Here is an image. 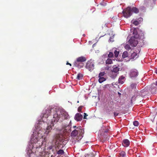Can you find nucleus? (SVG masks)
<instances>
[{
	"mask_svg": "<svg viewBox=\"0 0 157 157\" xmlns=\"http://www.w3.org/2000/svg\"><path fill=\"white\" fill-rule=\"evenodd\" d=\"M69 117V115L67 113L64 111L55 112L53 115V118L51 119V124L49 125L48 126L44 134H48L52 129V127L54 126V123L57 122L59 119L62 121L63 120L67 119Z\"/></svg>",
	"mask_w": 157,
	"mask_h": 157,
	"instance_id": "1",
	"label": "nucleus"
},
{
	"mask_svg": "<svg viewBox=\"0 0 157 157\" xmlns=\"http://www.w3.org/2000/svg\"><path fill=\"white\" fill-rule=\"evenodd\" d=\"M41 131L40 130L38 132L37 136L38 137H36L33 140V147L35 146L36 148H40L42 145L43 142L44 141L46 142V137L45 136H43L42 134L41 133Z\"/></svg>",
	"mask_w": 157,
	"mask_h": 157,
	"instance_id": "2",
	"label": "nucleus"
},
{
	"mask_svg": "<svg viewBox=\"0 0 157 157\" xmlns=\"http://www.w3.org/2000/svg\"><path fill=\"white\" fill-rule=\"evenodd\" d=\"M84 133V130L81 126H79L72 132L71 136L72 137H75L77 136L78 139L81 140L83 136Z\"/></svg>",
	"mask_w": 157,
	"mask_h": 157,
	"instance_id": "3",
	"label": "nucleus"
},
{
	"mask_svg": "<svg viewBox=\"0 0 157 157\" xmlns=\"http://www.w3.org/2000/svg\"><path fill=\"white\" fill-rule=\"evenodd\" d=\"M139 12L138 9L136 7L131 8L128 7L124 11H123V13L124 17L127 18L130 17L132 15V12L137 13Z\"/></svg>",
	"mask_w": 157,
	"mask_h": 157,
	"instance_id": "4",
	"label": "nucleus"
},
{
	"mask_svg": "<svg viewBox=\"0 0 157 157\" xmlns=\"http://www.w3.org/2000/svg\"><path fill=\"white\" fill-rule=\"evenodd\" d=\"M86 58L83 56H81L77 58L76 60L74 62V66L78 68L82 67L84 65L83 62L86 60Z\"/></svg>",
	"mask_w": 157,
	"mask_h": 157,
	"instance_id": "5",
	"label": "nucleus"
},
{
	"mask_svg": "<svg viewBox=\"0 0 157 157\" xmlns=\"http://www.w3.org/2000/svg\"><path fill=\"white\" fill-rule=\"evenodd\" d=\"M156 0H144L143 7L144 8H152L155 5Z\"/></svg>",
	"mask_w": 157,
	"mask_h": 157,
	"instance_id": "6",
	"label": "nucleus"
},
{
	"mask_svg": "<svg viewBox=\"0 0 157 157\" xmlns=\"http://www.w3.org/2000/svg\"><path fill=\"white\" fill-rule=\"evenodd\" d=\"M51 109H46L45 111L44 112L43 115L41 118L42 120L44 122H47L48 121L47 118L48 116L50 115V114L51 112Z\"/></svg>",
	"mask_w": 157,
	"mask_h": 157,
	"instance_id": "7",
	"label": "nucleus"
},
{
	"mask_svg": "<svg viewBox=\"0 0 157 157\" xmlns=\"http://www.w3.org/2000/svg\"><path fill=\"white\" fill-rule=\"evenodd\" d=\"M147 87L152 94H155L157 92V86L155 83H153L150 86H147Z\"/></svg>",
	"mask_w": 157,
	"mask_h": 157,
	"instance_id": "8",
	"label": "nucleus"
},
{
	"mask_svg": "<svg viewBox=\"0 0 157 157\" xmlns=\"http://www.w3.org/2000/svg\"><path fill=\"white\" fill-rule=\"evenodd\" d=\"M137 38L133 37H131L128 41L130 44L132 46H136L138 44V41L137 40Z\"/></svg>",
	"mask_w": 157,
	"mask_h": 157,
	"instance_id": "9",
	"label": "nucleus"
},
{
	"mask_svg": "<svg viewBox=\"0 0 157 157\" xmlns=\"http://www.w3.org/2000/svg\"><path fill=\"white\" fill-rule=\"evenodd\" d=\"M94 65L92 62L88 61L86 63V67L89 71H92L94 68Z\"/></svg>",
	"mask_w": 157,
	"mask_h": 157,
	"instance_id": "10",
	"label": "nucleus"
},
{
	"mask_svg": "<svg viewBox=\"0 0 157 157\" xmlns=\"http://www.w3.org/2000/svg\"><path fill=\"white\" fill-rule=\"evenodd\" d=\"M138 73L137 70L135 69L131 70L130 72L129 75L130 77L132 78H134L137 76Z\"/></svg>",
	"mask_w": 157,
	"mask_h": 157,
	"instance_id": "11",
	"label": "nucleus"
},
{
	"mask_svg": "<svg viewBox=\"0 0 157 157\" xmlns=\"http://www.w3.org/2000/svg\"><path fill=\"white\" fill-rule=\"evenodd\" d=\"M149 90H148L147 86L145 87L144 89L142 90L140 92V95L142 97H144L148 94Z\"/></svg>",
	"mask_w": 157,
	"mask_h": 157,
	"instance_id": "12",
	"label": "nucleus"
},
{
	"mask_svg": "<svg viewBox=\"0 0 157 157\" xmlns=\"http://www.w3.org/2000/svg\"><path fill=\"white\" fill-rule=\"evenodd\" d=\"M82 115L79 113H77L75 117V119L76 121H81L82 118Z\"/></svg>",
	"mask_w": 157,
	"mask_h": 157,
	"instance_id": "13",
	"label": "nucleus"
},
{
	"mask_svg": "<svg viewBox=\"0 0 157 157\" xmlns=\"http://www.w3.org/2000/svg\"><path fill=\"white\" fill-rule=\"evenodd\" d=\"M122 144L124 147H128L130 144V141L128 139L124 140L122 142Z\"/></svg>",
	"mask_w": 157,
	"mask_h": 157,
	"instance_id": "14",
	"label": "nucleus"
},
{
	"mask_svg": "<svg viewBox=\"0 0 157 157\" xmlns=\"http://www.w3.org/2000/svg\"><path fill=\"white\" fill-rule=\"evenodd\" d=\"M120 70V68L118 66H116V65L113 66L111 71L114 72L118 74V71Z\"/></svg>",
	"mask_w": 157,
	"mask_h": 157,
	"instance_id": "15",
	"label": "nucleus"
},
{
	"mask_svg": "<svg viewBox=\"0 0 157 157\" xmlns=\"http://www.w3.org/2000/svg\"><path fill=\"white\" fill-rule=\"evenodd\" d=\"M117 74L111 71L109 73V76L112 78L115 79L116 77Z\"/></svg>",
	"mask_w": 157,
	"mask_h": 157,
	"instance_id": "16",
	"label": "nucleus"
},
{
	"mask_svg": "<svg viewBox=\"0 0 157 157\" xmlns=\"http://www.w3.org/2000/svg\"><path fill=\"white\" fill-rule=\"evenodd\" d=\"M64 130L65 132H69V131H71V126L70 124L64 127Z\"/></svg>",
	"mask_w": 157,
	"mask_h": 157,
	"instance_id": "17",
	"label": "nucleus"
},
{
	"mask_svg": "<svg viewBox=\"0 0 157 157\" xmlns=\"http://www.w3.org/2000/svg\"><path fill=\"white\" fill-rule=\"evenodd\" d=\"M140 35H139L138 38L140 40H141L142 41V42L144 43V41H145V37L143 33H141L140 34Z\"/></svg>",
	"mask_w": 157,
	"mask_h": 157,
	"instance_id": "18",
	"label": "nucleus"
},
{
	"mask_svg": "<svg viewBox=\"0 0 157 157\" xmlns=\"http://www.w3.org/2000/svg\"><path fill=\"white\" fill-rule=\"evenodd\" d=\"M63 142L62 141H60L59 142H58L57 144H56L55 146V148L56 150L59 149L60 148V146L62 145L61 143H62Z\"/></svg>",
	"mask_w": 157,
	"mask_h": 157,
	"instance_id": "19",
	"label": "nucleus"
},
{
	"mask_svg": "<svg viewBox=\"0 0 157 157\" xmlns=\"http://www.w3.org/2000/svg\"><path fill=\"white\" fill-rule=\"evenodd\" d=\"M132 34L133 35L132 37H133L136 38H138L139 35L138 34L137 31L136 30H134Z\"/></svg>",
	"mask_w": 157,
	"mask_h": 157,
	"instance_id": "20",
	"label": "nucleus"
},
{
	"mask_svg": "<svg viewBox=\"0 0 157 157\" xmlns=\"http://www.w3.org/2000/svg\"><path fill=\"white\" fill-rule=\"evenodd\" d=\"M138 55H137V53L135 52H133L132 53L131 55V59L136 58L138 57Z\"/></svg>",
	"mask_w": 157,
	"mask_h": 157,
	"instance_id": "21",
	"label": "nucleus"
},
{
	"mask_svg": "<svg viewBox=\"0 0 157 157\" xmlns=\"http://www.w3.org/2000/svg\"><path fill=\"white\" fill-rule=\"evenodd\" d=\"M124 77L121 76L118 79L119 83H121V84H123L124 83Z\"/></svg>",
	"mask_w": 157,
	"mask_h": 157,
	"instance_id": "22",
	"label": "nucleus"
},
{
	"mask_svg": "<svg viewBox=\"0 0 157 157\" xmlns=\"http://www.w3.org/2000/svg\"><path fill=\"white\" fill-rule=\"evenodd\" d=\"M106 63L108 64H110L113 63V61L111 59L108 58L106 61Z\"/></svg>",
	"mask_w": 157,
	"mask_h": 157,
	"instance_id": "23",
	"label": "nucleus"
},
{
	"mask_svg": "<svg viewBox=\"0 0 157 157\" xmlns=\"http://www.w3.org/2000/svg\"><path fill=\"white\" fill-rule=\"evenodd\" d=\"M128 56V52L127 51H124L123 53L122 57L123 58H125Z\"/></svg>",
	"mask_w": 157,
	"mask_h": 157,
	"instance_id": "24",
	"label": "nucleus"
},
{
	"mask_svg": "<svg viewBox=\"0 0 157 157\" xmlns=\"http://www.w3.org/2000/svg\"><path fill=\"white\" fill-rule=\"evenodd\" d=\"M98 81L99 83H101L105 80V78L104 77H99Z\"/></svg>",
	"mask_w": 157,
	"mask_h": 157,
	"instance_id": "25",
	"label": "nucleus"
},
{
	"mask_svg": "<svg viewBox=\"0 0 157 157\" xmlns=\"http://www.w3.org/2000/svg\"><path fill=\"white\" fill-rule=\"evenodd\" d=\"M82 75L80 73H79L78 74L76 78L78 80H81L82 79Z\"/></svg>",
	"mask_w": 157,
	"mask_h": 157,
	"instance_id": "26",
	"label": "nucleus"
},
{
	"mask_svg": "<svg viewBox=\"0 0 157 157\" xmlns=\"http://www.w3.org/2000/svg\"><path fill=\"white\" fill-rule=\"evenodd\" d=\"M64 153V151L62 149H60L57 152V154L59 155H61Z\"/></svg>",
	"mask_w": 157,
	"mask_h": 157,
	"instance_id": "27",
	"label": "nucleus"
},
{
	"mask_svg": "<svg viewBox=\"0 0 157 157\" xmlns=\"http://www.w3.org/2000/svg\"><path fill=\"white\" fill-rule=\"evenodd\" d=\"M124 48L126 50L128 51L131 49V47L128 44H126L124 46Z\"/></svg>",
	"mask_w": 157,
	"mask_h": 157,
	"instance_id": "28",
	"label": "nucleus"
},
{
	"mask_svg": "<svg viewBox=\"0 0 157 157\" xmlns=\"http://www.w3.org/2000/svg\"><path fill=\"white\" fill-rule=\"evenodd\" d=\"M122 157H124L126 155V153L124 151H121L119 154Z\"/></svg>",
	"mask_w": 157,
	"mask_h": 157,
	"instance_id": "29",
	"label": "nucleus"
},
{
	"mask_svg": "<svg viewBox=\"0 0 157 157\" xmlns=\"http://www.w3.org/2000/svg\"><path fill=\"white\" fill-rule=\"evenodd\" d=\"M105 74V73L104 72H101L99 74L98 77H103V76Z\"/></svg>",
	"mask_w": 157,
	"mask_h": 157,
	"instance_id": "30",
	"label": "nucleus"
},
{
	"mask_svg": "<svg viewBox=\"0 0 157 157\" xmlns=\"http://www.w3.org/2000/svg\"><path fill=\"white\" fill-rule=\"evenodd\" d=\"M136 84L135 83H132L131 84V87L132 89H134L136 88Z\"/></svg>",
	"mask_w": 157,
	"mask_h": 157,
	"instance_id": "31",
	"label": "nucleus"
},
{
	"mask_svg": "<svg viewBox=\"0 0 157 157\" xmlns=\"http://www.w3.org/2000/svg\"><path fill=\"white\" fill-rule=\"evenodd\" d=\"M114 56L115 57H117L118 56L119 54V52L115 50L114 52Z\"/></svg>",
	"mask_w": 157,
	"mask_h": 157,
	"instance_id": "32",
	"label": "nucleus"
},
{
	"mask_svg": "<svg viewBox=\"0 0 157 157\" xmlns=\"http://www.w3.org/2000/svg\"><path fill=\"white\" fill-rule=\"evenodd\" d=\"M113 53L112 52H110L108 55V56L109 58L113 57Z\"/></svg>",
	"mask_w": 157,
	"mask_h": 157,
	"instance_id": "33",
	"label": "nucleus"
},
{
	"mask_svg": "<svg viewBox=\"0 0 157 157\" xmlns=\"http://www.w3.org/2000/svg\"><path fill=\"white\" fill-rule=\"evenodd\" d=\"M133 125L135 126H137L139 124V122L137 121H135L133 122Z\"/></svg>",
	"mask_w": 157,
	"mask_h": 157,
	"instance_id": "34",
	"label": "nucleus"
},
{
	"mask_svg": "<svg viewBox=\"0 0 157 157\" xmlns=\"http://www.w3.org/2000/svg\"><path fill=\"white\" fill-rule=\"evenodd\" d=\"M133 24L136 25H137L139 24V23L138 21H135L133 22Z\"/></svg>",
	"mask_w": 157,
	"mask_h": 157,
	"instance_id": "35",
	"label": "nucleus"
},
{
	"mask_svg": "<svg viewBox=\"0 0 157 157\" xmlns=\"http://www.w3.org/2000/svg\"><path fill=\"white\" fill-rule=\"evenodd\" d=\"M88 116V115L87 114L85 113H84V117H83V118L84 119H86V117L87 116Z\"/></svg>",
	"mask_w": 157,
	"mask_h": 157,
	"instance_id": "36",
	"label": "nucleus"
},
{
	"mask_svg": "<svg viewBox=\"0 0 157 157\" xmlns=\"http://www.w3.org/2000/svg\"><path fill=\"white\" fill-rule=\"evenodd\" d=\"M82 108V107L81 106H80L78 108V112H81Z\"/></svg>",
	"mask_w": 157,
	"mask_h": 157,
	"instance_id": "37",
	"label": "nucleus"
},
{
	"mask_svg": "<svg viewBox=\"0 0 157 157\" xmlns=\"http://www.w3.org/2000/svg\"><path fill=\"white\" fill-rule=\"evenodd\" d=\"M100 5L102 6H104L106 5V4L105 3L103 2L100 4Z\"/></svg>",
	"mask_w": 157,
	"mask_h": 157,
	"instance_id": "38",
	"label": "nucleus"
},
{
	"mask_svg": "<svg viewBox=\"0 0 157 157\" xmlns=\"http://www.w3.org/2000/svg\"><path fill=\"white\" fill-rule=\"evenodd\" d=\"M118 114V113H116V112H114V115L115 117H116L117 116Z\"/></svg>",
	"mask_w": 157,
	"mask_h": 157,
	"instance_id": "39",
	"label": "nucleus"
},
{
	"mask_svg": "<svg viewBox=\"0 0 157 157\" xmlns=\"http://www.w3.org/2000/svg\"><path fill=\"white\" fill-rule=\"evenodd\" d=\"M85 157H93V156H92L91 155H85Z\"/></svg>",
	"mask_w": 157,
	"mask_h": 157,
	"instance_id": "40",
	"label": "nucleus"
},
{
	"mask_svg": "<svg viewBox=\"0 0 157 157\" xmlns=\"http://www.w3.org/2000/svg\"><path fill=\"white\" fill-rule=\"evenodd\" d=\"M155 72L157 74V67L155 69Z\"/></svg>",
	"mask_w": 157,
	"mask_h": 157,
	"instance_id": "41",
	"label": "nucleus"
},
{
	"mask_svg": "<svg viewBox=\"0 0 157 157\" xmlns=\"http://www.w3.org/2000/svg\"><path fill=\"white\" fill-rule=\"evenodd\" d=\"M67 65H69L70 66H71V64L69 63L68 62H67V63H66Z\"/></svg>",
	"mask_w": 157,
	"mask_h": 157,
	"instance_id": "42",
	"label": "nucleus"
},
{
	"mask_svg": "<svg viewBox=\"0 0 157 157\" xmlns=\"http://www.w3.org/2000/svg\"><path fill=\"white\" fill-rule=\"evenodd\" d=\"M109 130L108 129H107L105 131H104V132H108Z\"/></svg>",
	"mask_w": 157,
	"mask_h": 157,
	"instance_id": "43",
	"label": "nucleus"
},
{
	"mask_svg": "<svg viewBox=\"0 0 157 157\" xmlns=\"http://www.w3.org/2000/svg\"><path fill=\"white\" fill-rule=\"evenodd\" d=\"M52 146H49V149H52Z\"/></svg>",
	"mask_w": 157,
	"mask_h": 157,
	"instance_id": "44",
	"label": "nucleus"
},
{
	"mask_svg": "<svg viewBox=\"0 0 157 157\" xmlns=\"http://www.w3.org/2000/svg\"><path fill=\"white\" fill-rule=\"evenodd\" d=\"M134 98V96H132V99L131 100V103H132V99Z\"/></svg>",
	"mask_w": 157,
	"mask_h": 157,
	"instance_id": "45",
	"label": "nucleus"
},
{
	"mask_svg": "<svg viewBox=\"0 0 157 157\" xmlns=\"http://www.w3.org/2000/svg\"><path fill=\"white\" fill-rule=\"evenodd\" d=\"M73 128H77V127H76V126H73Z\"/></svg>",
	"mask_w": 157,
	"mask_h": 157,
	"instance_id": "46",
	"label": "nucleus"
},
{
	"mask_svg": "<svg viewBox=\"0 0 157 157\" xmlns=\"http://www.w3.org/2000/svg\"><path fill=\"white\" fill-rule=\"evenodd\" d=\"M155 83V84L157 86V81Z\"/></svg>",
	"mask_w": 157,
	"mask_h": 157,
	"instance_id": "47",
	"label": "nucleus"
},
{
	"mask_svg": "<svg viewBox=\"0 0 157 157\" xmlns=\"http://www.w3.org/2000/svg\"><path fill=\"white\" fill-rule=\"evenodd\" d=\"M64 147V146L63 145L62 146V147H61V148H63V147Z\"/></svg>",
	"mask_w": 157,
	"mask_h": 157,
	"instance_id": "48",
	"label": "nucleus"
},
{
	"mask_svg": "<svg viewBox=\"0 0 157 157\" xmlns=\"http://www.w3.org/2000/svg\"><path fill=\"white\" fill-rule=\"evenodd\" d=\"M139 19H140L141 20H142V19L141 18H139Z\"/></svg>",
	"mask_w": 157,
	"mask_h": 157,
	"instance_id": "49",
	"label": "nucleus"
}]
</instances>
